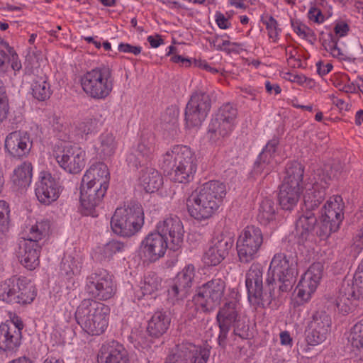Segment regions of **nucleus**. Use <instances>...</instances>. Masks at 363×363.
<instances>
[{
    "label": "nucleus",
    "instance_id": "nucleus-50",
    "mask_svg": "<svg viewBox=\"0 0 363 363\" xmlns=\"http://www.w3.org/2000/svg\"><path fill=\"white\" fill-rule=\"evenodd\" d=\"M340 225H334V222L322 217L321 221L318 225L316 234L322 239L328 238L333 232H335L339 229Z\"/></svg>",
    "mask_w": 363,
    "mask_h": 363
},
{
    "label": "nucleus",
    "instance_id": "nucleus-61",
    "mask_svg": "<svg viewBox=\"0 0 363 363\" xmlns=\"http://www.w3.org/2000/svg\"><path fill=\"white\" fill-rule=\"evenodd\" d=\"M215 16L216 23L220 28L227 29L229 28L230 23L223 13L217 12Z\"/></svg>",
    "mask_w": 363,
    "mask_h": 363
},
{
    "label": "nucleus",
    "instance_id": "nucleus-9",
    "mask_svg": "<svg viewBox=\"0 0 363 363\" xmlns=\"http://www.w3.org/2000/svg\"><path fill=\"white\" fill-rule=\"evenodd\" d=\"M84 291L96 301H107L111 298L116 292V284L113 276L106 270L96 271L86 278Z\"/></svg>",
    "mask_w": 363,
    "mask_h": 363
},
{
    "label": "nucleus",
    "instance_id": "nucleus-47",
    "mask_svg": "<svg viewBox=\"0 0 363 363\" xmlns=\"http://www.w3.org/2000/svg\"><path fill=\"white\" fill-rule=\"evenodd\" d=\"M347 340L352 347L357 350L363 348V319L351 328Z\"/></svg>",
    "mask_w": 363,
    "mask_h": 363
},
{
    "label": "nucleus",
    "instance_id": "nucleus-25",
    "mask_svg": "<svg viewBox=\"0 0 363 363\" xmlns=\"http://www.w3.org/2000/svg\"><path fill=\"white\" fill-rule=\"evenodd\" d=\"M35 193L40 203L49 205L58 199L60 186L50 173L45 172L36 183Z\"/></svg>",
    "mask_w": 363,
    "mask_h": 363
},
{
    "label": "nucleus",
    "instance_id": "nucleus-63",
    "mask_svg": "<svg viewBox=\"0 0 363 363\" xmlns=\"http://www.w3.org/2000/svg\"><path fill=\"white\" fill-rule=\"evenodd\" d=\"M317 72L320 76H324L328 74L333 69V65L330 63L324 64L321 61L316 63Z\"/></svg>",
    "mask_w": 363,
    "mask_h": 363
},
{
    "label": "nucleus",
    "instance_id": "nucleus-62",
    "mask_svg": "<svg viewBox=\"0 0 363 363\" xmlns=\"http://www.w3.org/2000/svg\"><path fill=\"white\" fill-rule=\"evenodd\" d=\"M212 45L213 48L218 50H226L227 48L230 45V42L226 40H223L220 38H216L213 40Z\"/></svg>",
    "mask_w": 363,
    "mask_h": 363
},
{
    "label": "nucleus",
    "instance_id": "nucleus-53",
    "mask_svg": "<svg viewBox=\"0 0 363 363\" xmlns=\"http://www.w3.org/2000/svg\"><path fill=\"white\" fill-rule=\"evenodd\" d=\"M265 25L268 31L269 37L274 40H276L280 31V29L278 28L277 21L272 16H269L266 21Z\"/></svg>",
    "mask_w": 363,
    "mask_h": 363
},
{
    "label": "nucleus",
    "instance_id": "nucleus-4",
    "mask_svg": "<svg viewBox=\"0 0 363 363\" xmlns=\"http://www.w3.org/2000/svg\"><path fill=\"white\" fill-rule=\"evenodd\" d=\"M295 282V269L293 260L284 254H276L271 261L266 284L274 286L277 295L291 290Z\"/></svg>",
    "mask_w": 363,
    "mask_h": 363
},
{
    "label": "nucleus",
    "instance_id": "nucleus-24",
    "mask_svg": "<svg viewBox=\"0 0 363 363\" xmlns=\"http://www.w3.org/2000/svg\"><path fill=\"white\" fill-rule=\"evenodd\" d=\"M167 248H169L167 238L156 230L145 237L141 243L140 250L146 259L153 262L163 257Z\"/></svg>",
    "mask_w": 363,
    "mask_h": 363
},
{
    "label": "nucleus",
    "instance_id": "nucleus-46",
    "mask_svg": "<svg viewBox=\"0 0 363 363\" xmlns=\"http://www.w3.org/2000/svg\"><path fill=\"white\" fill-rule=\"evenodd\" d=\"M33 96L39 101H45L50 96V86L45 77H40L32 84Z\"/></svg>",
    "mask_w": 363,
    "mask_h": 363
},
{
    "label": "nucleus",
    "instance_id": "nucleus-48",
    "mask_svg": "<svg viewBox=\"0 0 363 363\" xmlns=\"http://www.w3.org/2000/svg\"><path fill=\"white\" fill-rule=\"evenodd\" d=\"M102 122L95 118H89L81 122L78 125V130L83 135H89L96 133L101 126Z\"/></svg>",
    "mask_w": 363,
    "mask_h": 363
},
{
    "label": "nucleus",
    "instance_id": "nucleus-35",
    "mask_svg": "<svg viewBox=\"0 0 363 363\" xmlns=\"http://www.w3.org/2000/svg\"><path fill=\"white\" fill-rule=\"evenodd\" d=\"M170 323L171 318L167 311H156L148 320L147 331L150 336L160 337L167 332Z\"/></svg>",
    "mask_w": 363,
    "mask_h": 363
},
{
    "label": "nucleus",
    "instance_id": "nucleus-49",
    "mask_svg": "<svg viewBox=\"0 0 363 363\" xmlns=\"http://www.w3.org/2000/svg\"><path fill=\"white\" fill-rule=\"evenodd\" d=\"M81 264L75 258L68 256L65 257L61 263V271L65 275L69 277L71 275H77L79 274Z\"/></svg>",
    "mask_w": 363,
    "mask_h": 363
},
{
    "label": "nucleus",
    "instance_id": "nucleus-59",
    "mask_svg": "<svg viewBox=\"0 0 363 363\" xmlns=\"http://www.w3.org/2000/svg\"><path fill=\"white\" fill-rule=\"evenodd\" d=\"M349 30L348 24L343 21L337 22L334 27L335 33L338 37L345 36L347 35Z\"/></svg>",
    "mask_w": 363,
    "mask_h": 363
},
{
    "label": "nucleus",
    "instance_id": "nucleus-41",
    "mask_svg": "<svg viewBox=\"0 0 363 363\" xmlns=\"http://www.w3.org/2000/svg\"><path fill=\"white\" fill-rule=\"evenodd\" d=\"M117 143L112 133L104 132L101 133L98 142L95 145L97 154L102 159H106L112 156L116 150Z\"/></svg>",
    "mask_w": 363,
    "mask_h": 363
},
{
    "label": "nucleus",
    "instance_id": "nucleus-32",
    "mask_svg": "<svg viewBox=\"0 0 363 363\" xmlns=\"http://www.w3.org/2000/svg\"><path fill=\"white\" fill-rule=\"evenodd\" d=\"M361 298H363V296L360 294V291L356 288L354 280H345L339 290L336 306L342 313H348L351 310L352 301Z\"/></svg>",
    "mask_w": 363,
    "mask_h": 363
},
{
    "label": "nucleus",
    "instance_id": "nucleus-5",
    "mask_svg": "<svg viewBox=\"0 0 363 363\" xmlns=\"http://www.w3.org/2000/svg\"><path fill=\"white\" fill-rule=\"evenodd\" d=\"M113 77L108 67H99L86 72L81 77L83 91L94 99H104L113 88Z\"/></svg>",
    "mask_w": 363,
    "mask_h": 363
},
{
    "label": "nucleus",
    "instance_id": "nucleus-3",
    "mask_svg": "<svg viewBox=\"0 0 363 363\" xmlns=\"http://www.w3.org/2000/svg\"><path fill=\"white\" fill-rule=\"evenodd\" d=\"M144 222L141 206L130 202L118 207L111 220V227L114 233L123 237H130L136 233Z\"/></svg>",
    "mask_w": 363,
    "mask_h": 363
},
{
    "label": "nucleus",
    "instance_id": "nucleus-12",
    "mask_svg": "<svg viewBox=\"0 0 363 363\" xmlns=\"http://www.w3.org/2000/svg\"><path fill=\"white\" fill-rule=\"evenodd\" d=\"M33 298L34 295L24 278L13 277L0 284V300L5 303L26 304Z\"/></svg>",
    "mask_w": 363,
    "mask_h": 363
},
{
    "label": "nucleus",
    "instance_id": "nucleus-26",
    "mask_svg": "<svg viewBox=\"0 0 363 363\" xmlns=\"http://www.w3.org/2000/svg\"><path fill=\"white\" fill-rule=\"evenodd\" d=\"M21 328L15 323L0 325V350L6 354L15 353L21 343Z\"/></svg>",
    "mask_w": 363,
    "mask_h": 363
},
{
    "label": "nucleus",
    "instance_id": "nucleus-11",
    "mask_svg": "<svg viewBox=\"0 0 363 363\" xmlns=\"http://www.w3.org/2000/svg\"><path fill=\"white\" fill-rule=\"evenodd\" d=\"M263 242L261 230L254 225L247 226L240 233L237 241L239 259L242 263H249L258 256Z\"/></svg>",
    "mask_w": 363,
    "mask_h": 363
},
{
    "label": "nucleus",
    "instance_id": "nucleus-8",
    "mask_svg": "<svg viewBox=\"0 0 363 363\" xmlns=\"http://www.w3.org/2000/svg\"><path fill=\"white\" fill-rule=\"evenodd\" d=\"M263 269L260 264L253 263L246 273L245 284L249 301L255 306H265L270 304L277 296L274 286H268L263 291Z\"/></svg>",
    "mask_w": 363,
    "mask_h": 363
},
{
    "label": "nucleus",
    "instance_id": "nucleus-16",
    "mask_svg": "<svg viewBox=\"0 0 363 363\" xmlns=\"http://www.w3.org/2000/svg\"><path fill=\"white\" fill-rule=\"evenodd\" d=\"M332 320L325 311H316L309 321L306 330V340L310 345L323 342L330 330Z\"/></svg>",
    "mask_w": 363,
    "mask_h": 363
},
{
    "label": "nucleus",
    "instance_id": "nucleus-45",
    "mask_svg": "<svg viewBox=\"0 0 363 363\" xmlns=\"http://www.w3.org/2000/svg\"><path fill=\"white\" fill-rule=\"evenodd\" d=\"M123 242L117 240H111L99 249L97 252L98 259L102 261L110 260L114 255L123 250Z\"/></svg>",
    "mask_w": 363,
    "mask_h": 363
},
{
    "label": "nucleus",
    "instance_id": "nucleus-21",
    "mask_svg": "<svg viewBox=\"0 0 363 363\" xmlns=\"http://www.w3.org/2000/svg\"><path fill=\"white\" fill-rule=\"evenodd\" d=\"M233 240L230 236L220 234L213 238L203 255V262L208 266H216L228 255Z\"/></svg>",
    "mask_w": 363,
    "mask_h": 363
},
{
    "label": "nucleus",
    "instance_id": "nucleus-58",
    "mask_svg": "<svg viewBox=\"0 0 363 363\" xmlns=\"http://www.w3.org/2000/svg\"><path fill=\"white\" fill-rule=\"evenodd\" d=\"M118 50L125 53H133L138 55L141 52L142 48L140 46H133L128 43H121L118 45Z\"/></svg>",
    "mask_w": 363,
    "mask_h": 363
},
{
    "label": "nucleus",
    "instance_id": "nucleus-57",
    "mask_svg": "<svg viewBox=\"0 0 363 363\" xmlns=\"http://www.w3.org/2000/svg\"><path fill=\"white\" fill-rule=\"evenodd\" d=\"M308 17L311 21L317 23H321L325 20L321 11L315 6H313L309 9Z\"/></svg>",
    "mask_w": 363,
    "mask_h": 363
},
{
    "label": "nucleus",
    "instance_id": "nucleus-40",
    "mask_svg": "<svg viewBox=\"0 0 363 363\" xmlns=\"http://www.w3.org/2000/svg\"><path fill=\"white\" fill-rule=\"evenodd\" d=\"M50 230V223L48 220L36 222L35 224L26 226L23 233L22 241H31L38 242L46 237Z\"/></svg>",
    "mask_w": 363,
    "mask_h": 363
},
{
    "label": "nucleus",
    "instance_id": "nucleus-22",
    "mask_svg": "<svg viewBox=\"0 0 363 363\" xmlns=\"http://www.w3.org/2000/svg\"><path fill=\"white\" fill-rule=\"evenodd\" d=\"M194 277L195 267L191 264L177 274L173 284L168 289V298L172 303L186 297Z\"/></svg>",
    "mask_w": 363,
    "mask_h": 363
},
{
    "label": "nucleus",
    "instance_id": "nucleus-10",
    "mask_svg": "<svg viewBox=\"0 0 363 363\" xmlns=\"http://www.w3.org/2000/svg\"><path fill=\"white\" fill-rule=\"evenodd\" d=\"M238 111L230 104H223L218 110L208 125V137L213 142L228 135L235 125Z\"/></svg>",
    "mask_w": 363,
    "mask_h": 363
},
{
    "label": "nucleus",
    "instance_id": "nucleus-31",
    "mask_svg": "<svg viewBox=\"0 0 363 363\" xmlns=\"http://www.w3.org/2000/svg\"><path fill=\"white\" fill-rule=\"evenodd\" d=\"M192 193H197L199 196L219 208L226 194V188L223 183L212 180L203 184Z\"/></svg>",
    "mask_w": 363,
    "mask_h": 363
},
{
    "label": "nucleus",
    "instance_id": "nucleus-39",
    "mask_svg": "<svg viewBox=\"0 0 363 363\" xmlns=\"http://www.w3.org/2000/svg\"><path fill=\"white\" fill-rule=\"evenodd\" d=\"M140 184L147 193L157 191L163 184V179L157 170L152 167H146L139 177Z\"/></svg>",
    "mask_w": 363,
    "mask_h": 363
},
{
    "label": "nucleus",
    "instance_id": "nucleus-20",
    "mask_svg": "<svg viewBox=\"0 0 363 363\" xmlns=\"http://www.w3.org/2000/svg\"><path fill=\"white\" fill-rule=\"evenodd\" d=\"M216 320L220 329L218 342L220 346L225 347L230 328L239 320L238 303L235 301L225 303L219 309Z\"/></svg>",
    "mask_w": 363,
    "mask_h": 363
},
{
    "label": "nucleus",
    "instance_id": "nucleus-7",
    "mask_svg": "<svg viewBox=\"0 0 363 363\" xmlns=\"http://www.w3.org/2000/svg\"><path fill=\"white\" fill-rule=\"evenodd\" d=\"M303 167L298 162H293L286 167V177L280 186L279 201L281 207L291 211L300 196V184L303 176Z\"/></svg>",
    "mask_w": 363,
    "mask_h": 363
},
{
    "label": "nucleus",
    "instance_id": "nucleus-36",
    "mask_svg": "<svg viewBox=\"0 0 363 363\" xmlns=\"http://www.w3.org/2000/svg\"><path fill=\"white\" fill-rule=\"evenodd\" d=\"M30 162H24L13 169L11 182L15 190L25 189L30 186L33 177Z\"/></svg>",
    "mask_w": 363,
    "mask_h": 363
},
{
    "label": "nucleus",
    "instance_id": "nucleus-64",
    "mask_svg": "<svg viewBox=\"0 0 363 363\" xmlns=\"http://www.w3.org/2000/svg\"><path fill=\"white\" fill-rule=\"evenodd\" d=\"M147 41L150 44L151 47L153 48H158L160 45L164 43L163 39L161 38L160 35H150L147 37Z\"/></svg>",
    "mask_w": 363,
    "mask_h": 363
},
{
    "label": "nucleus",
    "instance_id": "nucleus-29",
    "mask_svg": "<svg viewBox=\"0 0 363 363\" xmlns=\"http://www.w3.org/2000/svg\"><path fill=\"white\" fill-rule=\"evenodd\" d=\"M278 145L277 138H273L267 143L255 162L253 171L255 174L264 172L265 174H268L272 171L277 163L274 157Z\"/></svg>",
    "mask_w": 363,
    "mask_h": 363
},
{
    "label": "nucleus",
    "instance_id": "nucleus-19",
    "mask_svg": "<svg viewBox=\"0 0 363 363\" xmlns=\"http://www.w3.org/2000/svg\"><path fill=\"white\" fill-rule=\"evenodd\" d=\"M209 356L208 348L186 343L177 346L176 352L167 358V363H206Z\"/></svg>",
    "mask_w": 363,
    "mask_h": 363
},
{
    "label": "nucleus",
    "instance_id": "nucleus-18",
    "mask_svg": "<svg viewBox=\"0 0 363 363\" xmlns=\"http://www.w3.org/2000/svg\"><path fill=\"white\" fill-rule=\"evenodd\" d=\"M156 230L169 242V249L177 250L182 245L184 240V230L183 224L177 216L169 215L159 221Z\"/></svg>",
    "mask_w": 363,
    "mask_h": 363
},
{
    "label": "nucleus",
    "instance_id": "nucleus-33",
    "mask_svg": "<svg viewBox=\"0 0 363 363\" xmlns=\"http://www.w3.org/2000/svg\"><path fill=\"white\" fill-rule=\"evenodd\" d=\"M153 151V138L143 137L134 152L128 155V164L135 168L146 165L151 159Z\"/></svg>",
    "mask_w": 363,
    "mask_h": 363
},
{
    "label": "nucleus",
    "instance_id": "nucleus-2",
    "mask_svg": "<svg viewBox=\"0 0 363 363\" xmlns=\"http://www.w3.org/2000/svg\"><path fill=\"white\" fill-rule=\"evenodd\" d=\"M109 308L105 304L84 298L75 311V319L81 328L91 335H99L108 325Z\"/></svg>",
    "mask_w": 363,
    "mask_h": 363
},
{
    "label": "nucleus",
    "instance_id": "nucleus-23",
    "mask_svg": "<svg viewBox=\"0 0 363 363\" xmlns=\"http://www.w3.org/2000/svg\"><path fill=\"white\" fill-rule=\"evenodd\" d=\"M107 189L97 185L82 183L80 188V203L85 216H96L95 208L101 203Z\"/></svg>",
    "mask_w": 363,
    "mask_h": 363
},
{
    "label": "nucleus",
    "instance_id": "nucleus-54",
    "mask_svg": "<svg viewBox=\"0 0 363 363\" xmlns=\"http://www.w3.org/2000/svg\"><path fill=\"white\" fill-rule=\"evenodd\" d=\"M291 26L294 31L302 38H306L312 33V30L307 26L298 21H291Z\"/></svg>",
    "mask_w": 363,
    "mask_h": 363
},
{
    "label": "nucleus",
    "instance_id": "nucleus-15",
    "mask_svg": "<svg viewBox=\"0 0 363 363\" xmlns=\"http://www.w3.org/2000/svg\"><path fill=\"white\" fill-rule=\"evenodd\" d=\"M61 168L69 174H78L86 165V152L77 145H67L55 156Z\"/></svg>",
    "mask_w": 363,
    "mask_h": 363
},
{
    "label": "nucleus",
    "instance_id": "nucleus-17",
    "mask_svg": "<svg viewBox=\"0 0 363 363\" xmlns=\"http://www.w3.org/2000/svg\"><path fill=\"white\" fill-rule=\"evenodd\" d=\"M33 141L27 131L14 130L9 133L4 140V151L8 157L22 159L27 157L32 148Z\"/></svg>",
    "mask_w": 363,
    "mask_h": 363
},
{
    "label": "nucleus",
    "instance_id": "nucleus-43",
    "mask_svg": "<svg viewBox=\"0 0 363 363\" xmlns=\"http://www.w3.org/2000/svg\"><path fill=\"white\" fill-rule=\"evenodd\" d=\"M275 203L269 199H264L260 203L257 219L262 225H267L275 220L276 217Z\"/></svg>",
    "mask_w": 363,
    "mask_h": 363
},
{
    "label": "nucleus",
    "instance_id": "nucleus-44",
    "mask_svg": "<svg viewBox=\"0 0 363 363\" xmlns=\"http://www.w3.org/2000/svg\"><path fill=\"white\" fill-rule=\"evenodd\" d=\"M140 287L143 296L153 295L161 289L162 279L153 272L148 273L144 277Z\"/></svg>",
    "mask_w": 363,
    "mask_h": 363
},
{
    "label": "nucleus",
    "instance_id": "nucleus-51",
    "mask_svg": "<svg viewBox=\"0 0 363 363\" xmlns=\"http://www.w3.org/2000/svg\"><path fill=\"white\" fill-rule=\"evenodd\" d=\"M9 110V101L6 93V88L0 80V124L6 119Z\"/></svg>",
    "mask_w": 363,
    "mask_h": 363
},
{
    "label": "nucleus",
    "instance_id": "nucleus-14",
    "mask_svg": "<svg viewBox=\"0 0 363 363\" xmlns=\"http://www.w3.org/2000/svg\"><path fill=\"white\" fill-rule=\"evenodd\" d=\"M211 106V99L205 92L194 93L185 110V121L188 128L197 127L206 119Z\"/></svg>",
    "mask_w": 363,
    "mask_h": 363
},
{
    "label": "nucleus",
    "instance_id": "nucleus-55",
    "mask_svg": "<svg viewBox=\"0 0 363 363\" xmlns=\"http://www.w3.org/2000/svg\"><path fill=\"white\" fill-rule=\"evenodd\" d=\"M297 296L303 301H308L310 300L312 294L315 292L313 289L311 288H308L307 286L305 287V285H303V283L301 281L298 282L297 287Z\"/></svg>",
    "mask_w": 363,
    "mask_h": 363
},
{
    "label": "nucleus",
    "instance_id": "nucleus-6",
    "mask_svg": "<svg viewBox=\"0 0 363 363\" xmlns=\"http://www.w3.org/2000/svg\"><path fill=\"white\" fill-rule=\"evenodd\" d=\"M225 283L221 278L215 277L203 284L194 296L193 301L188 302L189 315L196 316L198 306L204 312L213 310L220 304L225 292Z\"/></svg>",
    "mask_w": 363,
    "mask_h": 363
},
{
    "label": "nucleus",
    "instance_id": "nucleus-30",
    "mask_svg": "<svg viewBox=\"0 0 363 363\" xmlns=\"http://www.w3.org/2000/svg\"><path fill=\"white\" fill-rule=\"evenodd\" d=\"M41 245L31 241H20L17 257L26 268L30 270L35 269L40 263L39 257Z\"/></svg>",
    "mask_w": 363,
    "mask_h": 363
},
{
    "label": "nucleus",
    "instance_id": "nucleus-38",
    "mask_svg": "<svg viewBox=\"0 0 363 363\" xmlns=\"http://www.w3.org/2000/svg\"><path fill=\"white\" fill-rule=\"evenodd\" d=\"M343 203L340 196L330 198L324 206L322 217L334 222V225H340L343 219Z\"/></svg>",
    "mask_w": 363,
    "mask_h": 363
},
{
    "label": "nucleus",
    "instance_id": "nucleus-1",
    "mask_svg": "<svg viewBox=\"0 0 363 363\" xmlns=\"http://www.w3.org/2000/svg\"><path fill=\"white\" fill-rule=\"evenodd\" d=\"M198 161L194 151L186 145H174L163 154L160 166L174 182L188 183L197 169Z\"/></svg>",
    "mask_w": 363,
    "mask_h": 363
},
{
    "label": "nucleus",
    "instance_id": "nucleus-42",
    "mask_svg": "<svg viewBox=\"0 0 363 363\" xmlns=\"http://www.w3.org/2000/svg\"><path fill=\"white\" fill-rule=\"evenodd\" d=\"M323 269V266L320 262L313 263L302 276L300 281L305 287L315 291L322 278Z\"/></svg>",
    "mask_w": 363,
    "mask_h": 363
},
{
    "label": "nucleus",
    "instance_id": "nucleus-34",
    "mask_svg": "<svg viewBox=\"0 0 363 363\" xmlns=\"http://www.w3.org/2000/svg\"><path fill=\"white\" fill-rule=\"evenodd\" d=\"M110 174L108 169L103 162H96L90 166L82 177V182L98 186L108 187Z\"/></svg>",
    "mask_w": 363,
    "mask_h": 363
},
{
    "label": "nucleus",
    "instance_id": "nucleus-27",
    "mask_svg": "<svg viewBox=\"0 0 363 363\" xmlns=\"http://www.w3.org/2000/svg\"><path fill=\"white\" fill-rule=\"evenodd\" d=\"M98 363H130L129 356L123 345L116 341L102 345L97 355Z\"/></svg>",
    "mask_w": 363,
    "mask_h": 363
},
{
    "label": "nucleus",
    "instance_id": "nucleus-52",
    "mask_svg": "<svg viewBox=\"0 0 363 363\" xmlns=\"http://www.w3.org/2000/svg\"><path fill=\"white\" fill-rule=\"evenodd\" d=\"M9 204L4 201H0V231L7 229L9 223Z\"/></svg>",
    "mask_w": 363,
    "mask_h": 363
},
{
    "label": "nucleus",
    "instance_id": "nucleus-28",
    "mask_svg": "<svg viewBox=\"0 0 363 363\" xmlns=\"http://www.w3.org/2000/svg\"><path fill=\"white\" fill-rule=\"evenodd\" d=\"M186 206L190 216L200 220L211 218L218 209L214 203L199 196L197 193H191L187 199Z\"/></svg>",
    "mask_w": 363,
    "mask_h": 363
},
{
    "label": "nucleus",
    "instance_id": "nucleus-13",
    "mask_svg": "<svg viewBox=\"0 0 363 363\" xmlns=\"http://www.w3.org/2000/svg\"><path fill=\"white\" fill-rule=\"evenodd\" d=\"M330 181V177L320 169L311 173L303 195L306 210H314L324 200Z\"/></svg>",
    "mask_w": 363,
    "mask_h": 363
},
{
    "label": "nucleus",
    "instance_id": "nucleus-37",
    "mask_svg": "<svg viewBox=\"0 0 363 363\" xmlns=\"http://www.w3.org/2000/svg\"><path fill=\"white\" fill-rule=\"evenodd\" d=\"M317 223L316 217L312 211L306 210L296 223V234L299 242H303L309 239Z\"/></svg>",
    "mask_w": 363,
    "mask_h": 363
},
{
    "label": "nucleus",
    "instance_id": "nucleus-56",
    "mask_svg": "<svg viewBox=\"0 0 363 363\" xmlns=\"http://www.w3.org/2000/svg\"><path fill=\"white\" fill-rule=\"evenodd\" d=\"M234 327V334L242 339H247L249 337V326L244 323L238 320Z\"/></svg>",
    "mask_w": 363,
    "mask_h": 363
},
{
    "label": "nucleus",
    "instance_id": "nucleus-60",
    "mask_svg": "<svg viewBox=\"0 0 363 363\" xmlns=\"http://www.w3.org/2000/svg\"><path fill=\"white\" fill-rule=\"evenodd\" d=\"M337 40L338 38L336 40L333 39L332 43L328 45V48H327V50L330 51L333 57L340 58L343 54L341 49L337 46Z\"/></svg>",
    "mask_w": 363,
    "mask_h": 363
}]
</instances>
